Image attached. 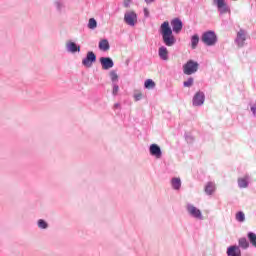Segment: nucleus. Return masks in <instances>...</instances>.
<instances>
[{
	"instance_id": "1",
	"label": "nucleus",
	"mask_w": 256,
	"mask_h": 256,
	"mask_svg": "<svg viewBox=\"0 0 256 256\" xmlns=\"http://www.w3.org/2000/svg\"><path fill=\"white\" fill-rule=\"evenodd\" d=\"M160 34L162 36V41L164 45H166V47H173V45L177 43V38H175V35H173V30L171 29V26H169V23L167 21L161 24Z\"/></svg>"
},
{
	"instance_id": "2",
	"label": "nucleus",
	"mask_w": 256,
	"mask_h": 256,
	"mask_svg": "<svg viewBox=\"0 0 256 256\" xmlns=\"http://www.w3.org/2000/svg\"><path fill=\"white\" fill-rule=\"evenodd\" d=\"M201 41L206 45L207 47H214V45H217V34H215V31L209 30L202 34Z\"/></svg>"
},
{
	"instance_id": "3",
	"label": "nucleus",
	"mask_w": 256,
	"mask_h": 256,
	"mask_svg": "<svg viewBox=\"0 0 256 256\" xmlns=\"http://www.w3.org/2000/svg\"><path fill=\"white\" fill-rule=\"evenodd\" d=\"M199 71V63L193 60H189L186 64L183 65L184 75H193Z\"/></svg>"
},
{
	"instance_id": "4",
	"label": "nucleus",
	"mask_w": 256,
	"mask_h": 256,
	"mask_svg": "<svg viewBox=\"0 0 256 256\" xmlns=\"http://www.w3.org/2000/svg\"><path fill=\"white\" fill-rule=\"evenodd\" d=\"M186 211L190 215V217H193V219H198V221H203L205 219L203 217V213L193 204H187Z\"/></svg>"
},
{
	"instance_id": "5",
	"label": "nucleus",
	"mask_w": 256,
	"mask_h": 256,
	"mask_svg": "<svg viewBox=\"0 0 256 256\" xmlns=\"http://www.w3.org/2000/svg\"><path fill=\"white\" fill-rule=\"evenodd\" d=\"M124 22L130 27H135L137 24V13L135 11H128L124 14Z\"/></svg>"
},
{
	"instance_id": "6",
	"label": "nucleus",
	"mask_w": 256,
	"mask_h": 256,
	"mask_svg": "<svg viewBox=\"0 0 256 256\" xmlns=\"http://www.w3.org/2000/svg\"><path fill=\"white\" fill-rule=\"evenodd\" d=\"M97 61V55L93 51H88L86 57L82 60V65L87 68L93 67V63Z\"/></svg>"
},
{
	"instance_id": "7",
	"label": "nucleus",
	"mask_w": 256,
	"mask_h": 256,
	"mask_svg": "<svg viewBox=\"0 0 256 256\" xmlns=\"http://www.w3.org/2000/svg\"><path fill=\"white\" fill-rule=\"evenodd\" d=\"M213 3L216 5L220 15H225V13H231V8L225 2V0H213Z\"/></svg>"
},
{
	"instance_id": "8",
	"label": "nucleus",
	"mask_w": 256,
	"mask_h": 256,
	"mask_svg": "<svg viewBox=\"0 0 256 256\" xmlns=\"http://www.w3.org/2000/svg\"><path fill=\"white\" fill-rule=\"evenodd\" d=\"M99 61L104 71H109V69H113L115 65V62H113V59L111 57H101Z\"/></svg>"
},
{
	"instance_id": "9",
	"label": "nucleus",
	"mask_w": 256,
	"mask_h": 256,
	"mask_svg": "<svg viewBox=\"0 0 256 256\" xmlns=\"http://www.w3.org/2000/svg\"><path fill=\"white\" fill-rule=\"evenodd\" d=\"M149 153L155 159H161L163 157V151H161V147L157 144H151L149 146Z\"/></svg>"
},
{
	"instance_id": "10",
	"label": "nucleus",
	"mask_w": 256,
	"mask_h": 256,
	"mask_svg": "<svg viewBox=\"0 0 256 256\" xmlns=\"http://www.w3.org/2000/svg\"><path fill=\"white\" fill-rule=\"evenodd\" d=\"M203 103H205V93L204 92H197L192 100V105L194 107H201V105H203Z\"/></svg>"
},
{
	"instance_id": "11",
	"label": "nucleus",
	"mask_w": 256,
	"mask_h": 256,
	"mask_svg": "<svg viewBox=\"0 0 256 256\" xmlns=\"http://www.w3.org/2000/svg\"><path fill=\"white\" fill-rule=\"evenodd\" d=\"M245 41H247V33L245 32V30L240 29L237 33L235 43L238 47H243L245 45Z\"/></svg>"
},
{
	"instance_id": "12",
	"label": "nucleus",
	"mask_w": 256,
	"mask_h": 256,
	"mask_svg": "<svg viewBox=\"0 0 256 256\" xmlns=\"http://www.w3.org/2000/svg\"><path fill=\"white\" fill-rule=\"evenodd\" d=\"M66 51L68 53H80L81 52V46L77 45V43L73 41H68L66 43Z\"/></svg>"
},
{
	"instance_id": "13",
	"label": "nucleus",
	"mask_w": 256,
	"mask_h": 256,
	"mask_svg": "<svg viewBox=\"0 0 256 256\" xmlns=\"http://www.w3.org/2000/svg\"><path fill=\"white\" fill-rule=\"evenodd\" d=\"M172 31L174 33H181L183 29V22L179 18H175L171 21Z\"/></svg>"
},
{
	"instance_id": "14",
	"label": "nucleus",
	"mask_w": 256,
	"mask_h": 256,
	"mask_svg": "<svg viewBox=\"0 0 256 256\" xmlns=\"http://www.w3.org/2000/svg\"><path fill=\"white\" fill-rule=\"evenodd\" d=\"M250 179H251V177L248 174H246L242 178H238V187L240 189H247L249 187V180Z\"/></svg>"
},
{
	"instance_id": "15",
	"label": "nucleus",
	"mask_w": 256,
	"mask_h": 256,
	"mask_svg": "<svg viewBox=\"0 0 256 256\" xmlns=\"http://www.w3.org/2000/svg\"><path fill=\"white\" fill-rule=\"evenodd\" d=\"M158 56L162 61H169V50H167V47L161 46L158 49Z\"/></svg>"
},
{
	"instance_id": "16",
	"label": "nucleus",
	"mask_w": 256,
	"mask_h": 256,
	"mask_svg": "<svg viewBox=\"0 0 256 256\" xmlns=\"http://www.w3.org/2000/svg\"><path fill=\"white\" fill-rule=\"evenodd\" d=\"M227 255L228 256H241V248L237 245H233L228 247L227 249Z\"/></svg>"
},
{
	"instance_id": "17",
	"label": "nucleus",
	"mask_w": 256,
	"mask_h": 256,
	"mask_svg": "<svg viewBox=\"0 0 256 256\" xmlns=\"http://www.w3.org/2000/svg\"><path fill=\"white\" fill-rule=\"evenodd\" d=\"M53 5L58 13L65 11V2H63V0H55Z\"/></svg>"
},
{
	"instance_id": "18",
	"label": "nucleus",
	"mask_w": 256,
	"mask_h": 256,
	"mask_svg": "<svg viewBox=\"0 0 256 256\" xmlns=\"http://www.w3.org/2000/svg\"><path fill=\"white\" fill-rule=\"evenodd\" d=\"M171 187L174 191H180L181 189V178L174 177L171 179Z\"/></svg>"
},
{
	"instance_id": "19",
	"label": "nucleus",
	"mask_w": 256,
	"mask_h": 256,
	"mask_svg": "<svg viewBox=\"0 0 256 256\" xmlns=\"http://www.w3.org/2000/svg\"><path fill=\"white\" fill-rule=\"evenodd\" d=\"M98 47L100 51H109V49H111V46L109 45V40L107 39L100 40Z\"/></svg>"
},
{
	"instance_id": "20",
	"label": "nucleus",
	"mask_w": 256,
	"mask_h": 256,
	"mask_svg": "<svg viewBox=\"0 0 256 256\" xmlns=\"http://www.w3.org/2000/svg\"><path fill=\"white\" fill-rule=\"evenodd\" d=\"M215 184L214 182H208L204 188V191L206 193V195H213V193H215Z\"/></svg>"
},
{
	"instance_id": "21",
	"label": "nucleus",
	"mask_w": 256,
	"mask_h": 256,
	"mask_svg": "<svg viewBox=\"0 0 256 256\" xmlns=\"http://www.w3.org/2000/svg\"><path fill=\"white\" fill-rule=\"evenodd\" d=\"M238 247L239 249H244L247 250V248L249 247V241H247V238L242 237L238 240Z\"/></svg>"
},
{
	"instance_id": "22",
	"label": "nucleus",
	"mask_w": 256,
	"mask_h": 256,
	"mask_svg": "<svg viewBox=\"0 0 256 256\" xmlns=\"http://www.w3.org/2000/svg\"><path fill=\"white\" fill-rule=\"evenodd\" d=\"M247 238L249 240L250 245L256 249V234L255 232H248Z\"/></svg>"
},
{
	"instance_id": "23",
	"label": "nucleus",
	"mask_w": 256,
	"mask_h": 256,
	"mask_svg": "<svg viewBox=\"0 0 256 256\" xmlns=\"http://www.w3.org/2000/svg\"><path fill=\"white\" fill-rule=\"evenodd\" d=\"M37 227L39 229L46 230L49 229V223H47V221H45L44 219H39L37 221Z\"/></svg>"
},
{
	"instance_id": "24",
	"label": "nucleus",
	"mask_w": 256,
	"mask_h": 256,
	"mask_svg": "<svg viewBox=\"0 0 256 256\" xmlns=\"http://www.w3.org/2000/svg\"><path fill=\"white\" fill-rule=\"evenodd\" d=\"M198 45H199V35L198 34H194L191 37V47H192V49H197Z\"/></svg>"
},
{
	"instance_id": "25",
	"label": "nucleus",
	"mask_w": 256,
	"mask_h": 256,
	"mask_svg": "<svg viewBox=\"0 0 256 256\" xmlns=\"http://www.w3.org/2000/svg\"><path fill=\"white\" fill-rule=\"evenodd\" d=\"M145 89H155V81L152 79H147L144 83Z\"/></svg>"
},
{
	"instance_id": "26",
	"label": "nucleus",
	"mask_w": 256,
	"mask_h": 256,
	"mask_svg": "<svg viewBox=\"0 0 256 256\" xmlns=\"http://www.w3.org/2000/svg\"><path fill=\"white\" fill-rule=\"evenodd\" d=\"M236 221H238L239 223H245V213H243V211H239L236 214Z\"/></svg>"
},
{
	"instance_id": "27",
	"label": "nucleus",
	"mask_w": 256,
	"mask_h": 256,
	"mask_svg": "<svg viewBox=\"0 0 256 256\" xmlns=\"http://www.w3.org/2000/svg\"><path fill=\"white\" fill-rule=\"evenodd\" d=\"M88 29H97V20L95 18H90L88 22Z\"/></svg>"
},
{
	"instance_id": "28",
	"label": "nucleus",
	"mask_w": 256,
	"mask_h": 256,
	"mask_svg": "<svg viewBox=\"0 0 256 256\" xmlns=\"http://www.w3.org/2000/svg\"><path fill=\"white\" fill-rule=\"evenodd\" d=\"M194 81L195 80L193 79V77H190V78H188L187 81L183 82V85H184V87H193Z\"/></svg>"
},
{
	"instance_id": "29",
	"label": "nucleus",
	"mask_w": 256,
	"mask_h": 256,
	"mask_svg": "<svg viewBox=\"0 0 256 256\" xmlns=\"http://www.w3.org/2000/svg\"><path fill=\"white\" fill-rule=\"evenodd\" d=\"M112 87V95L117 97V93H119V85H117V83H112Z\"/></svg>"
},
{
	"instance_id": "30",
	"label": "nucleus",
	"mask_w": 256,
	"mask_h": 256,
	"mask_svg": "<svg viewBox=\"0 0 256 256\" xmlns=\"http://www.w3.org/2000/svg\"><path fill=\"white\" fill-rule=\"evenodd\" d=\"M110 78H111L112 83H115V81H118L119 76L117 75V72L111 71L110 72Z\"/></svg>"
},
{
	"instance_id": "31",
	"label": "nucleus",
	"mask_w": 256,
	"mask_h": 256,
	"mask_svg": "<svg viewBox=\"0 0 256 256\" xmlns=\"http://www.w3.org/2000/svg\"><path fill=\"white\" fill-rule=\"evenodd\" d=\"M142 97H143V94H142V93H138V94H135V95H134L135 101H141Z\"/></svg>"
},
{
	"instance_id": "32",
	"label": "nucleus",
	"mask_w": 256,
	"mask_h": 256,
	"mask_svg": "<svg viewBox=\"0 0 256 256\" xmlns=\"http://www.w3.org/2000/svg\"><path fill=\"white\" fill-rule=\"evenodd\" d=\"M143 11H144V17H145V19L149 18V9L144 8Z\"/></svg>"
},
{
	"instance_id": "33",
	"label": "nucleus",
	"mask_w": 256,
	"mask_h": 256,
	"mask_svg": "<svg viewBox=\"0 0 256 256\" xmlns=\"http://www.w3.org/2000/svg\"><path fill=\"white\" fill-rule=\"evenodd\" d=\"M131 1H133V0H124V4H123V5H124V7H125L126 9L129 7Z\"/></svg>"
},
{
	"instance_id": "34",
	"label": "nucleus",
	"mask_w": 256,
	"mask_h": 256,
	"mask_svg": "<svg viewBox=\"0 0 256 256\" xmlns=\"http://www.w3.org/2000/svg\"><path fill=\"white\" fill-rule=\"evenodd\" d=\"M185 139L188 143H191V141H193V136L186 135Z\"/></svg>"
},
{
	"instance_id": "35",
	"label": "nucleus",
	"mask_w": 256,
	"mask_h": 256,
	"mask_svg": "<svg viewBox=\"0 0 256 256\" xmlns=\"http://www.w3.org/2000/svg\"><path fill=\"white\" fill-rule=\"evenodd\" d=\"M147 5H151V3H155V0H144Z\"/></svg>"
},
{
	"instance_id": "36",
	"label": "nucleus",
	"mask_w": 256,
	"mask_h": 256,
	"mask_svg": "<svg viewBox=\"0 0 256 256\" xmlns=\"http://www.w3.org/2000/svg\"><path fill=\"white\" fill-rule=\"evenodd\" d=\"M114 109H121V104L120 103L114 104Z\"/></svg>"
},
{
	"instance_id": "37",
	"label": "nucleus",
	"mask_w": 256,
	"mask_h": 256,
	"mask_svg": "<svg viewBox=\"0 0 256 256\" xmlns=\"http://www.w3.org/2000/svg\"><path fill=\"white\" fill-rule=\"evenodd\" d=\"M129 63H130V60L127 59V60H126V65H129Z\"/></svg>"
}]
</instances>
